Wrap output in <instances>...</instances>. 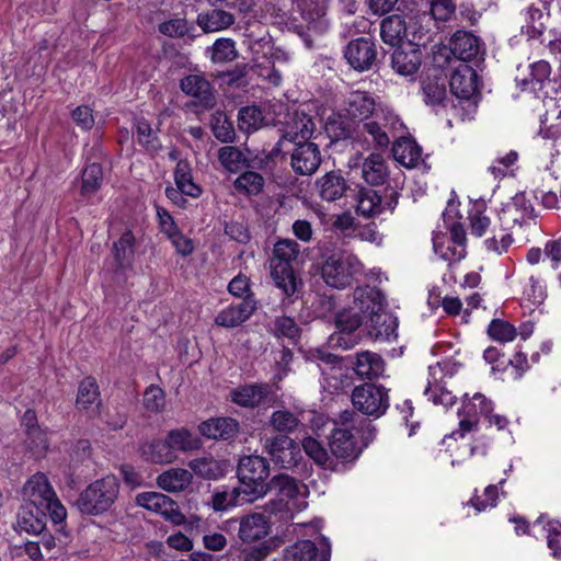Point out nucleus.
I'll return each instance as SVG.
<instances>
[{
    "instance_id": "1",
    "label": "nucleus",
    "mask_w": 561,
    "mask_h": 561,
    "mask_svg": "<svg viewBox=\"0 0 561 561\" xmlns=\"http://www.w3.org/2000/svg\"><path fill=\"white\" fill-rule=\"evenodd\" d=\"M354 304L365 316V329L375 341H388L396 337L398 321L385 310L386 300L381 290L376 287L363 286L354 290Z\"/></svg>"
},
{
    "instance_id": "2",
    "label": "nucleus",
    "mask_w": 561,
    "mask_h": 561,
    "mask_svg": "<svg viewBox=\"0 0 561 561\" xmlns=\"http://www.w3.org/2000/svg\"><path fill=\"white\" fill-rule=\"evenodd\" d=\"M300 257V245L295 240L279 239L275 242L270 257L271 276L275 286L287 297L294 296L302 285L296 274Z\"/></svg>"
},
{
    "instance_id": "3",
    "label": "nucleus",
    "mask_w": 561,
    "mask_h": 561,
    "mask_svg": "<svg viewBox=\"0 0 561 561\" xmlns=\"http://www.w3.org/2000/svg\"><path fill=\"white\" fill-rule=\"evenodd\" d=\"M322 253L320 274L327 286L344 289L353 284L357 274L362 273L363 264L354 254L337 250Z\"/></svg>"
},
{
    "instance_id": "4",
    "label": "nucleus",
    "mask_w": 561,
    "mask_h": 561,
    "mask_svg": "<svg viewBox=\"0 0 561 561\" xmlns=\"http://www.w3.org/2000/svg\"><path fill=\"white\" fill-rule=\"evenodd\" d=\"M119 481L115 476L103 477L90 483L79 494L75 505L82 514L101 515L114 505L119 494Z\"/></svg>"
},
{
    "instance_id": "5",
    "label": "nucleus",
    "mask_w": 561,
    "mask_h": 561,
    "mask_svg": "<svg viewBox=\"0 0 561 561\" xmlns=\"http://www.w3.org/2000/svg\"><path fill=\"white\" fill-rule=\"evenodd\" d=\"M237 473L242 484V501L253 502L267 494L266 479L270 476V463L266 458L256 455L242 457L239 460Z\"/></svg>"
},
{
    "instance_id": "6",
    "label": "nucleus",
    "mask_w": 561,
    "mask_h": 561,
    "mask_svg": "<svg viewBox=\"0 0 561 561\" xmlns=\"http://www.w3.org/2000/svg\"><path fill=\"white\" fill-rule=\"evenodd\" d=\"M360 130L370 137L368 144L376 149H387L400 134H403L405 126L401 118L390 108L378 106L375 115L362 124Z\"/></svg>"
},
{
    "instance_id": "7",
    "label": "nucleus",
    "mask_w": 561,
    "mask_h": 561,
    "mask_svg": "<svg viewBox=\"0 0 561 561\" xmlns=\"http://www.w3.org/2000/svg\"><path fill=\"white\" fill-rule=\"evenodd\" d=\"M351 400L357 412L379 419L389 409V389L382 385L365 382L353 389Z\"/></svg>"
},
{
    "instance_id": "8",
    "label": "nucleus",
    "mask_w": 561,
    "mask_h": 561,
    "mask_svg": "<svg viewBox=\"0 0 561 561\" xmlns=\"http://www.w3.org/2000/svg\"><path fill=\"white\" fill-rule=\"evenodd\" d=\"M263 449L273 463L282 469L294 470L304 460L300 444L287 435L265 438Z\"/></svg>"
},
{
    "instance_id": "9",
    "label": "nucleus",
    "mask_w": 561,
    "mask_h": 561,
    "mask_svg": "<svg viewBox=\"0 0 561 561\" xmlns=\"http://www.w3.org/2000/svg\"><path fill=\"white\" fill-rule=\"evenodd\" d=\"M340 417L343 427L332 430L329 438V447L334 457L343 460H354L360 455L363 447L357 445L355 436L347 425L355 424L358 416L354 411L346 410Z\"/></svg>"
},
{
    "instance_id": "10",
    "label": "nucleus",
    "mask_w": 561,
    "mask_h": 561,
    "mask_svg": "<svg viewBox=\"0 0 561 561\" xmlns=\"http://www.w3.org/2000/svg\"><path fill=\"white\" fill-rule=\"evenodd\" d=\"M478 80L479 77L471 66L460 64L450 76V92L459 101H466L470 106L476 105V98L479 93Z\"/></svg>"
},
{
    "instance_id": "11",
    "label": "nucleus",
    "mask_w": 561,
    "mask_h": 561,
    "mask_svg": "<svg viewBox=\"0 0 561 561\" xmlns=\"http://www.w3.org/2000/svg\"><path fill=\"white\" fill-rule=\"evenodd\" d=\"M290 165L296 174L312 175L319 169L322 157L319 146L311 141L291 144Z\"/></svg>"
},
{
    "instance_id": "12",
    "label": "nucleus",
    "mask_w": 561,
    "mask_h": 561,
    "mask_svg": "<svg viewBox=\"0 0 561 561\" xmlns=\"http://www.w3.org/2000/svg\"><path fill=\"white\" fill-rule=\"evenodd\" d=\"M344 57L353 69L369 70L377 59L376 44L368 37L352 39L344 49Z\"/></svg>"
},
{
    "instance_id": "13",
    "label": "nucleus",
    "mask_w": 561,
    "mask_h": 561,
    "mask_svg": "<svg viewBox=\"0 0 561 561\" xmlns=\"http://www.w3.org/2000/svg\"><path fill=\"white\" fill-rule=\"evenodd\" d=\"M316 188L321 199L336 202L355 193L341 170L327 172L316 181Z\"/></svg>"
},
{
    "instance_id": "14",
    "label": "nucleus",
    "mask_w": 561,
    "mask_h": 561,
    "mask_svg": "<svg viewBox=\"0 0 561 561\" xmlns=\"http://www.w3.org/2000/svg\"><path fill=\"white\" fill-rule=\"evenodd\" d=\"M55 491L43 472L33 474L23 485L22 497L28 506L44 507L54 500Z\"/></svg>"
},
{
    "instance_id": "15",
    "label": "nucleus",
    "mask_w": 561,
    "mask_h": 561,
    "mask_svg": "<svg viewBox=\"0 0 561 561\" xmlns=\"http://www.w3.org/2000/svg\"><path fill=\"white\" fill-rule=\"evenodd\" d=\"M184 94L196 100V104L204 108L216 105V95L213 84L202 75H187L180 81Z\"/></svg>"
},
{
    "instance_id": "16",
    "label": "nucleus",
    "mask_w": 561,
    "mask_h": 561,
    "mask_svg": "<svg viewBox=\"0 0 561 561\" xmlns=\"http://www.w3.org/2000/svg\"><path fill=\"white\" fill-rule=\"evenodd\" d=\"M422 64V50L411 42L398 46L391 56V67L400 76L413 77Z\"/></svg>"
},
{
    "instance_id": "17",
    "label": "nucleus",
    "mask_w": 561,
    "mask_h": 561,
    "mask_svg": "<svg viewBox=\"0 0 561 561\" xmlns=\"http://www.w3.org/2000/svg\"><path fill=\"white\" fill-rule=\"evenodd\" d=\"M256 310V301L253 295H247L237 305H230L222 309L215 318V323L222 328H236L245 322Z\"/></svg>"
},
{
    "instance_id": "18",
    "label": "nucleus",
    "mask_w": 561,
    "mask_h": 561,
    "mask_svg": "<svg viewBox=\"0 0 561 561\" xmlns=\"http://www.w3.org/2000/svg\"><path fill=\"white\" fill-rule=\"evenodd\" d=\"M272 393L267 382L245 383L238 386L230 392L231 401L242 408H256L263 404Z\"/></svg>"
},
{
    "instance_id": "19",
    "label": "nucleus",
    "mask_w": 561,
    "mask_h": 561,
    "mask_svg": "<svg viewBox=\"0 0 561 561\" xmlns=\"http://www.w3.org/2000/svg\"><path fill=\"white\" fill-rule=\"evenodd\" d=\"M239 422L232 417H213L199 424V433L209 439L231 440L239 433Z\"/></svg>"
},
{
    "instance_id": "20",
    "label": "nucleus",
    "mask_w": 561,
    "mask_h": 561,
    "mask_svg": "<svg viewBox=\"0 0 561 561\" xmlns=\"http://www.w3.org/2000/svg\"><path fill=\"white\" fill-rule=\"evenodd\" d=\"M271 520L262 513H253L240 519L238 536L243 542L264 539L270 534Z\"/></svg>"
},
{
    "instance_id": "21",
    "label": "nucleus",
    "mask_w": 561,
    "mask_h": 561,
    "mask_svg": "<svg viewBox=\"0 0 561 561\" xmlns=\"http://www.w3.org/2000/svg\"><path fill=\"white\" fill-rule=\"evenodd\" d=\"M525 70L528 71V73H523L519 67L518 75L515 78L516 83L524 91L540 90L551 73L550 65L545 60L530 64Z\"/></svg>"
},
{
    "instance_id": "22",
    "label": "nucleus",
    "mask_w": 561,
    "mask_h": 561,
    "mask_svg": "<svg viewBox=\"0 0 561 561\" xmlns=\"http://www.w3.org/2000/svg\"><path fill=\"white\" fill-rule=\"evenodd\" d=\"M449 48L456 58L469 61L480 54L481 45L479 38L472 33L457 31L450 38Z\"/></svg>"
},
{
    "instance_id": "23",
    "label": "nucleus",
    "mask_w": 561,
    "mask_h": 561,
    "mask_svg": "<svg viewBox=\"0 0 561 561\" xmlns=\"http://www.w3.org/2000/svg\"><path fill=\"white\" fill-rule=\"evenodd\" d=\"M236 22L233 13L211 8L198 13L196 23L204 33H215L229 28Z\"/></svg>"
},
{
    "instance_id": "24",
    "label": "nucleus",
    "mask_w": 561,
    "mask_h": 561,
    "mask_svg": "<svg viewBox=\"0 0 561 561\" xmlns=\"http://www.w3.org/2000/svg\"><path fill=\"white\" fill-rule=\"evenodd\" d=\"M377 110L375 99L368 92L355 91L347 98L345 111L353 119L364 123L375 115Z\"/></svg>"
},
{
    "instance_id": "25",
    "label": "nucleus",
    "mask_w": 561,
    "mask_h": 561,
    "mask_svg": "<svg viewBox=\"0 0 561 561\" xmlns=\"http://www.w3.org/2000/svg\"><path fill=\"white\" fill-rule=\"evenodd\" d=\"M393 159L405 168H414L422 160V148L410 137L400 134L392 145Z\"/></svg>"
},
{
    "instance_id": "26",
    "label": "nucleus",
    "mask_w": 561,
    "mask_h": 561,
    "mask_svg": "<svg viewBox=\"0 0 561 561\" xmlns=\"http://www.w3.org/2000/svg\"><path fill=\"white\" fill-rule=\"evenodd\" d=\"M389 178V168L382 154L370 153L362 164V179L371 186L383 185Z\"/></svg>"
},
{
    "instance_id": "27",
    "label": "nucleus",
    "mask_w": 561,
    "mask_h": 561,
    "mask_svg": "<svg viewBox=\"0 0 561 561\" xmlns=\"http://www.w3.org/2000/svg\"><path fill=\"white\" fill-rule=\"evenodd\" d=\"M354 371L362 379L379 378L385 373V360L375 352L363 351L356 353Z\"/></svg>"
},
{
    "instance_id": "28",
    "label": "nucleus",
    "mask_w": 561,
    "mask_h": 561,
    "mask_svg": "<svg viewBox=\"0 0 561 561\" xmlns=\"http://www.w3.org/2000/svg\"><path fill=\"white\" fill-rule=\"evenodd\" d=\"M293 5H296L297 11L301 18L313 27L322 30L327 26L323 18L328 10V0H289Z\"/></svg>"
},
{
    "instance_id": "29",
    "label": "nucleus",
    "mask_w": 561,
    "mask_h": 561,
    "mask_svg": "<svg viewBox=\"0 0 561 561\" xmlns=\"http://www.w3.org/2000/svg\"><path fill=\"white\" fill-rule=\"evenodd\" d=\"M192 481V472L184 468H170L157 477L158 486L170 493L184 491Z\"/></svg>"
},
{
    "instance_id": "30",
    "label": "nucleus",
    "mask_w": 561,
    "mask_h": 561,
    "mask_svg": "<svg viewBox=\"0 0 561 561\" xmlns=\"http://www.w3.org/2000/svg\"><path fill=\"white\" fill-rule=\"evenodd\" d=\"M140 456L144 460L152 463H171L175 460L176 455L171 450L167 440L153 439L145 442L139 448Z\"/></svg>"
},
{
    "instance_id": "31",
    "label": "nucleus",
    "mask_w": 561,
    "mask_h": 561,
    "mask_svg": "<svg viewBox=\"0 0 561 561\" xmlns=\"http://www.w3.org/2000/svg\"><path fill=\"white\" fill-rule=\"evenodd\" d=\"M286 561H329L328 551H319L311 540H300L285 550Z\"/></svg>"
},
{
    "instance_id": "32",
    "label": "nucleus",
    "mask_w": 561,
    "mask_h": 561,
    "mask_svg": "<svg viewBox=\"0 0 561 561\" xmlns=\"http://www.w3.org/2000/svg\"><path fill=\"white\" fill-rule=\"evenodd\" d=\"M192 474L204 480H217L225 476L227 463L224 460H217L214 457H199L188 462Z\"/></svg>"
},
{
    "instance_id": "33",
    "label": "nucleus",
    "mask_w": 561,
    "mask_h": 561,
    "mask_svg": "<svg viewBox=\"0 0 561 561\" xmlns=\"http://www.w3.org/2000/svg\"><path fill=\"white\" fill-rule=\"evenodd\" d=\"M356 213L366 218L374 217L385 210L382 196L377 191L367 187H360L356 195Z\"/></svg>"
},
{
    "instance_id": "34",
    "label": "nucleus",
    "mask_w": 561,
    "mask_h": 561,
    "mask_svg": "<svg viewBox=\"0 0 561 561\" xmlns=\"http://www.w3.org/2000/svg\"><path fill=\"white\" fill-rule=\"evenodd\" d=\"M268 426L278 433L277 435L287 436L305 428L298 415L286 409L274 411L268 419Z\"/></svg>"
},
{
    "instance_id": "35",
    "label": "nucleus",
    "mask_w": 561,
    "mask_h": 561,
    "mask_svg": "<svg viewBox=\"0 0 561 561\" xmlns=\"http://www.w3.org/2000/svg\"><path fill=\"white\" fill-rule=\"evenodd\" d=\"M316 130V124L311 116L301 112H296L293 118L291 126L284 134L291 144L300 141H309Z\"/></svg>"
},
{
    "instance_id": "36",
    "label": "nucleus",
    "mask_w": 561,
    "mask_h": 561,
    "mask_svg": "<svg viewBox=\"0 0 561 561\" xmlns=\"http://www.w3.org/2000/svg\"><path fill=\"white\" fill-rule=\"evenodd\" d=\"M101 394L99 385L94 377H85L78 387L76 405L79 410H90L93 404L96 408L101 405Z\"/></svg>"
},
{
    "instance_id": "37",
    "label": "nucleus",
    "mask_w": 561,
    "mask_h": 561,
    "mask_svg": "<svg viewBox=\"0 0 561 561\" xmlns=\"http://www.w3.org/2000/svg\"><path fill=\"white\" fill-rule=\"evenodd\" d=\"M19 525L28 534L39 535L46 527V515L43 507L24 506L19 513Z\"/></svg>"
},
{
    "instance_id": "38",
    "label": "nucleus",
    "mask_w": 561,
    "mask_h": 561,
    "mask_svg": "<svg viewBox=\"0 0 561 561\" xmlns=\"http://www.w3.org/2000/svg\"><path fill=\"white\" fill-rule=\"evenodd\" d=\"M407 23L401 15L387 16L380 24V36L386 44L397 45L407 35Z\"/></svg>"
},
{
    "instance_id": "39",
    "label": "nucleus",
    "mask_w": 561,
    "mask_h": 561,
    "mask_svg": "<svg viewBox=\"0 0 561 561\" xmlns=\"http://www.w3.org/2000/svg\"><path fill=\"white\" fill-rule=\"evenodd\" d=\"M174 180L178 188L185 195L198 197L201 187L195 184L192 175V168L187 160H179L174 170Z\"/></svg>"
},
{
    "instance_id": "40",
    "label": "nucleus",
    "mask_w": 561,
    "mask_h": 561,
    "mask_svg": "<svg viewBox=\"0 0 561 561\" xmlns=\"http://www.w3.org/2000/svg\"><path fill=\"white\" fill-rule=\"evenodd\" d=\"M135 236L130 230L125 231L121 238L114 242L113 252L118 268L130 266L135 254Z\"/></svg>"
},
{
    "instance_id": "41",
    "label": "nucleus",
    "mask_w": 561,
    "mask_h": 561,
    "mask_svg": "<svg viewBox=\"0 0 561 561\" xmlns=\"http://www.w3.org/2000/svg\"><path fill=\"white\" fill-rule=\"evenodd\" d=\"M167 440L174 453L197 450L202 447V440L184 427L170 431Z\"/></svg>"
},
{
    "instance_id": "42",
    "label": "nucleus",
    "mask_w": 561,
    "mask_h": 561,
    "mask_svg": "<svg viewBox=\"0 0 561 561\" xmlns=\"http://www.w3.org/2000/svg\"><path fill=\"white\" fill-rule=\"evenodd\" d=\"M275 492L276 496L283 497V499H295L300 492L299 483L298 481L286 474V473H279L274 476L268 482H267V492Z\"/></svg>"
},
{
    "instance_id": "43",
    "label": "nucleus",
    "mask_w": 561,
    "mask_h": 561,
    "mask_svg": "<svg viewBox=\"0 0 561 561\" xmlns=\"http://www.w3.org/2000/svg\"><path fill=\"white\" fill-rule=\"evenodd\" d=\"M365 322V316L354 304V307L342 309L334 314V323L340 332L352 333Z\"/></svg>"
},
{
    "instance_id": "44",
    "label": "nucleus",
    "mask_w": 561,
    "mask_h": 561,
    "mask_svg": "<svg viewBox=\"0 0 561 561\" xmlns=\"http://www.w3.org/2000/svg\"><path fill=\"white\" fill-rule=\"evenodd\" d=\"M210 129L215 138L220 142L228 144L234 140L233 124L222 111H216L211 114Z\"/></svg>"
},
{
    "instance_id": "45",
    "label": "nucleus",
    "mask_w": 561,
    "mask_h": 561,
    "mask_svg": "<svg viewBox=\"0 0 561 561\" xmlns=\"http://www.w3.org/2000/svg\"><path fill=\"white\" fill-rule=\"evenodd\" d=\"M545 138L558 139L561 137V110L554 102L540 118V131Z\"/></svg>"
},
{
    "instance_id": "46",
    "label": "nucleus",
    "mask_w": 561,
    "mask_h": 561,
    "mask_svg": "<svg viewBox=\"0 0 561 561\" xmlns=\"http://www.w3.org/2000/svg\"><path fill=\"white\" fill-rule=\"evenodd\" d=\"M264 178L254 171H245L241 173L233 182L234 188L248 196L259 195L264 187Z\"/></svg>"
},
{
    "instance_id": "47",
    "label": "nucleus",
    "mask_w": 561,
    "mask_h": 561,
    "mask_svg": "<svg viewBox=\"0 0 561 561\" xmlns=\"http://www.w3.org/2000/svg\"><path fill=\"white\" fill-rule=\"evenodd\" d=\"M218 160L229 172L237 173L245 167H250L244 153L237 147L226 146L218 150Z\"/></svg>"
},
{
    "instance_id": "48",
    "label": "nucleus",
    "mask_w": 561,
    "mask_h": 561,
    "mask_svg": "<svg viewBox=\"0 0 561 561\" xmlns=\"http://www.w3.org/2000/svg\"><path fill=\"white\" fill-rule=\"evenodd\" d=\"M424 100L427 104H444L446 99L445 79L442 77L427 76L422 82Z\"/></svg>"
},
{
    "instance_id": "49",
    "label": "nucleus",
    "mask_w": 561,
    "mask_h": 561,
    "mask_svg": "<svg viewBox=\"0 0 561 561\" xmlns=\"http://www.w3.org/2000/svg\"><path fill=\"white\" fill-rule=\"evenodd\" d=\"M81 194L84 196L96 193L103 183V169L99 163L87 165L81 174Z\"/></svg>"
},
{
    "instance_id": "50",
    "label": "nucleus",
    "mask_w": 561,
    "mask_h": 561,
    "mask_svg": "<svg viewBox=\"0 0 561 561\" xmlns=\"http://www.w3.org/2000/svg\"><path fill=\"white\" fill-rule=\"evenodd\" d=\"M264 122L261 108L256 105L244 106L239 110V128L248 134L257 130Z\"/></svg>"
},
{
    "instance_id": "51",
    "label": "nucleus",
    "mask_w": 561,
    "mask_h": 561,
    "mask_svg": "<svg viewBox=\"0 0 561 561\" xmlns=\"http://www.w3.org/2000/svg\"><path fill=\"white\" fill-rule=\"evenodd\" d=\"M325 131L331 141L344 140L352 136L353 124L346 117L331 115L325 123Z\"/></svg>"
},
{
    "instance_id": "52",
    "label": "nucleus",
    "mask_w": 561,
    "mask_h": 561,
    "mask_svg": "<svg viewBox=\"0 0 561 561\" xmlns=\"http://www.w3.org/2000/svg\"><path fill=\"white\" fill-rule=\"evenodd\" d=\"M172 499L159 492H142L137 494V505L162 515L167 510Z\"/></svg>"
},
{
    "instance_id": "53",
    "label": "nucleus",
    "mask_w": 561,
    "mask_h": 561,
    "mask_svg": "<svg viewBox=\"0 0 561 561\" xmlns=\"http://www.w3.org/2000/svg\"><path fill=\"white\" fill-rule=\"evenodd\" d=\"M137 141L147 151L156 153L162 146L159 141L158 134L146 119H139L136 124Z\"/></svg>"
},
{
    "instance_id": "54",
    "label": "nucleus",
    "mask_w": 561,
    "mask_h": 561,
    "mask_svg": "<svg viewBox=\"0 0 561 561\" xmlns=\"http://www.w3.org/2000/svg\"><path fill=\"white\" fill-rule=\"evenodd\" d=\"M262 514H264L268 520L274 518L276 522H289L294 517L288 501L279 496L268 501L263 506Z\"/></svg>"
},
{
    "instance_id": "55",
    "label": "nucleus",
    "mask_w": 561,
    "mask_h": 561,
    "mask_svg": "<svg viewBox=\"0 0 561 561\" xmlns=\"http://www.w3.org/2000/svg\"><path fill=\"white\" fill-rule=\"evenodd\" d=\"M211 50V60L216 64L232 61L238 57L236 44L231 38H218L215 41Z\"/></svg>"
},
{
    "instance_id": "56",
    "label": "nucleus",
    "mask_w": 561,
    "mask_h": 561,
    "mask_svg": "<svg viewBox=\"0 0 561 561\" xmlns=\"http://www.w3.org/2000/svg\"><path fill=\"white\" fill-rule=\"evenodd\" d=\"M301 446L305 453L319 466L325 468L331 467V465L333 466V459H331L327 449L317 439L306 437L304 438Z\"/></svg>"
},
{
    "instance_id": "57",
    "label": "nucleus",
    "mask_w": 561,
    "mask_h": 561,
    "mask_svg": "<svg viewBox=\"0 0 561 561\" xmlns=\"http://www.w3.org/2000/svg\"><path fill=\"white\" fill-rule=\"evenodd\" d=\"M25 436L24 445L31 451V454L36 458L45 456L49 448V442L46 432L42 428H38L30 432Z\"/></svg>"
},
{
    "instance_id": "58",
    "label": "nucleus",
    "mask_w": 561,
    "mask_h": 561,
    "mask_svg": "<svg viewBox=\"0 0 561 561\" xmlns=\"http://www.w3.org/2000/svg\"><path fill=\"white\" fill-rule=\"evenodd\" d=\"M242 493V489L233 488L232 490L217 491L213 494L211 505L217 512L226 511L229 507L239 504V497Z\"/></svg>"
},
{
    "instance_id": "59",
    "label": "nucleus",
    "mask_w": 561,
    "mask_h": 561,
    "mask_svg": "<svg viewBox=\"0 0 561 561\" xmlns=\"http://www.w3.org/2000/svg\"><path fill=\"white\" fill-rule=\"evenodd\" d=\"M491 339L500 342H511L517 335V330L507 321L494 319L488 328Z\"/></svg>"
},
{
    "instance_id": "60",
    "label": "nucleus",
    "mask_w": 561,
    "mask_h": 561,
    "mask_svg": "<svg viewBox=\"0 0 561 561\" xmlns=\"http://www.w3.org/2000/svg\"><path fill=\"white\" fill-rule=\"evenodd\" d=\"M317 358L320 362L332 366V379L334 380L332 383V391H339L342 388V378L344 377L341 369L342 357L332 353L317 351Z\"/></svg>"
},
{
    "instance_id": "61",
    "label": "nucleus",
    "mask_w": 561,
    "mask_h": 561,
    "mask_svg": "<svg viewBox=\"0 0 561 561\" xmlns=\"http://www.w3.org/2000/svg\"><path fill=\"white\" fill-rule=\"evenodd\" d=\"M144 405L150 412H161L165 405V394L162 388L151 385L144 392Z\"/></svg>"
},
{
    "instance_id": "62",
    "label": "nucleus",
    "mask_w": 561,
    "mask_h": 561,
    "mask_svg": "<svg viewBox=\"0 0 561 561\" xmlns=\"http://www.w3.org/2000/svg\"><path fill=\"white\" fill-rule=\"evenodd\" d=\"M274 333L277 336H285L290 340L299 337L300 328L296 321L287 316L276 317L274 320Z\"/></svg>"
},
{
    "instance_id": "63",
    "label": "nucleus",
    "mask_w": 561,
    "mask_h": 561,
    "mask_svg": "<svg viewBox=\"0 0 561 561\" xmlns=\"http://www.w3.org/2000/svg\"><path fill=\"white\" fill-rule=\"evenodd\" d=\"M430 12L434 20L446 22L456 11V4L453 0H428Z\"/></svg>"
},
{
    "instance_id": "64",
    "label": "nucleus",
    "mask_w": 561,
    "mask_h": 561,
    "mask_svg": "<svg viewBox=\"0 0 561 561\" xmlns=\"http://www.w3.org/2000/svg\"><path fill=\"white\" fill-rule=\"evenodd\" d=\"M270 553V547L265 542L245 547L231 558V561H262Z\"/></svg>"
}]
</instances>
